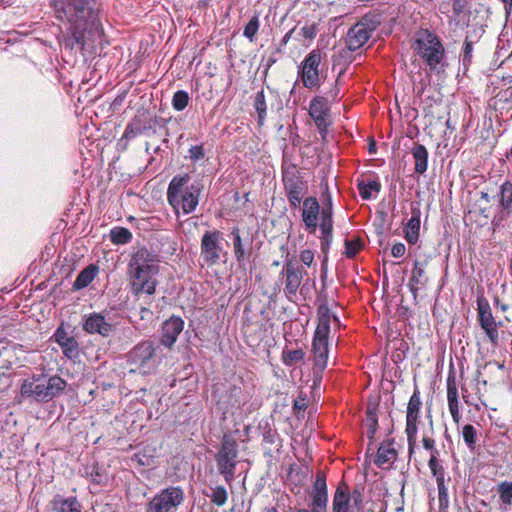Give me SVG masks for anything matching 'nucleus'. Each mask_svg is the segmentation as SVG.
<instances>
[{
    "mask_svg": "<svg viewBox=\"0 0 512 512\" xmlns=\"http://www.w3.org/2000/svg\"><path fill=\"white\" fill-rule=\"evenodd\" d=\"M205 156V153H204V148H203V145H195V146H191V148L189 149V158L192 160V161H199L201 159H203Z\"/></svg>",
    "mask_w": 512,
    "mask_h": 512,
    "instance_id": "56",
    "label": "nucleus"
},
{
    "mask_svg": "<svg viewBox=\"0 0 512 512\" xmlns=\"http://www.w3.org/2000/svg\"><path fill=\"white\" fill-rule=\"evenodd\" d=\"M497 491L501 505L508 507L512 505V482L503 481L498 484Z\"/></svg>",
    "mask_w": 512,
    "mask_h": 512,
    "instance_id": "44",
    "label": "nucleus"
},
{
    "mask_svg": "<svg viewBox=\"0 0 512 512\" xmlns=\"http://www.w3.org/2000/svg\"><path fill=\"white\" fill-rule=\"evenodd\" d=\"M66 387V380L58 375L33 374L22 381L19 402L29 400L47 403L60 396Z\"/></svg>",
    "mask_w": 512,
    "mask_h": 512,
    "instance_id": "3",
    "label": "nucleus"
},
{
    "mask_svg": "<svg viewBox=\"0 0 512 512\" xmlns=\"http://www.w3.org/2000/svg\"><path fill=\"white\" fill-rule=\"evenodd\" d=\"M473 42L468 37L465 38L461 52V60L464 70H467L472 63Z\"/></svg>",
    "mask_w": 512,
    "mask_h": 512,
    "instance_id": "50",
    "label": "nucleus"
},
{
    "mask_svg": "<svg viewBox=\"0 0 512 512\" xmlns=\"http://www.w3.org/2000/svg\"><path fill=\"white\" fill-rule=\"evenodd\" d=\"M365 426L367 427V437L373 440L378 428L377 405L369 404L366 408Z\"/></svg>",
    "mask_w": 512,
    "mask_h": 512,
    "instance_id": "38",
    "label": "nucleus"
},
{
    "mask_svg": "<svg viewBox=\"0 0 512 512\" xmlns=\"http://www.w3.org/2000/svg\"><path fill=\"white\" fill-rule=\"evenodd\" d=\"M146 123L139 116H135L127 125L121 138V142L125 141L124 148L127 142L142 134L146 130Z\"/></svg>",
    "mask_w": 512,
    "mask_h": 512,
    "instance_id": "32",
    "label": "nucleus"
},
{
    "mask_svg": "<svg viewBox=\"0 0 512 512\" xmlns=\"http://www.w3.org/2000/svg\"><path fill=\"white\" fill-rule=\"evenodd\" d=\"M397 457V451L393 447L392 441L383 442L377 451V458L375 464L383 468L386 464L391 465Z\"/></svg>",
    "mask_w": 512,
    "mask_h": 512,
    "instance_id": "29",
    "label": "nucleus"
},
{
    "mask_svg": "<svg viewBox=\"0 0 512 512\" xmlns=\"http://www.w3.org/2000/svg\"><path fill=\"white\" fill-rule=\"evenodd\" d=\"M321 52L312 50L298 66V78L307 89L318 88L321 85L320 79Z\"/></svg>",
    "mask_w": 512,
    "mask_h": 512,
    "instance_id": "11",
    "label": "nucleus"
},
{
    "mask_svg": "<svg viewBox=\"0 0 512 512\" xmlns=\"http://www.w3.org/2000/svg\"><path fill=\"white\" fill-rule=\"evenodd\" d=\"M357 189L364 200H370L373 197V193L378 194L381 190V183L378 179L372 180H358Z\"/></svg>",
    "mask_w": 512,
    "mask_h": 512,
    "instance_id": "36",
    "label": "nucleus"
},
{
    "mask_svg": "<svg viewBox=\"0 0 512 512\" xmlns=\"http://www.w3.org/2000/svg\"><path fill=\"white\" fill-rule=\"evenodd\" d=\"M221 232L214 229L206 231L201 238V258L208 266L217 264L220 260L221 246Z\"/></svg>",
    "mask_w": 512,
    "mask_h": 512,
    "instance_id": "15",
    "label": "nucleus"
},
{
    "mask_svg": "<svg viewBox=\"0 0 512 512\" xmlns=\"http://www.w3.org/2000/svg\"><path fill=\"white\" fill-rule=\"evenodd\" d=\"M231 236L233 238V251L235 255L236 261L241 264L249 259L251 255V242L243 243V240L240 235V230L238 227H235L231 231Z\"/></svg>",
    "mask_w": 512,
    "mask_h": 512,
    "instance_id": "26",
    "label": "nucleus"
},
{
    "mask_svg": "<svg viewBox=\"0 0 512 512\" xmlns=\"http://www.w3.org/2000/svg\"><path fill=\"white\" fill-rule=\"evenodd\" d=\"M305 353L303 349L283 350L282 360L286 366H292L303 360Z\"/></svg>",
    "mask_w": 512,
    "mask_h": 512,
    "instance_id": "47",
    "label": "nucleus"
},
{
    "mask_svg": "<svg viewBox=\"0 0 512 512\" xmlns=\"http://www.w3.org/2000/svg\"><path fill=\"white\" fill-rule=\"evenodd\" d=\"M299 258L304 265L310 267L314 261V252L310 249L302 250Z\"/></svg>",
    "mask_w": 512,
    "mask_h": 512,
    "instance_id": "59",
    "label": "nucleus"
},
{
    "mask_svg": "<svg viewBox=\"0 0 512 512\" xmlns=\"http://www.w3.org/2000/svg\"><path fill=\"white\" fill-rule=\"evenodd\" d=\"M132 239V233L125 227H114L110 231V240L116 245L127 244Z\"/></svg>",
    "mask_w": 512,
    "mask_h": 512,
    "instance_id": "42",
    "label": "nucleus"
},
{
    "mask_svg": "<svg viewBox=\"0 0 512 512\" xmlns=\"http://www.w3.org/2000/svg\"><path fill=\"white\" fill-rule=\"evenodd\" d=\"M428 278L425 273L424 264L415 261L412 269V275L409 280V287L411 292L415 293L418 289L426 286Z\"/></svg>",
    "mask_w": 512,
    "mask_h": 512,
    "instance_id": "31",
    "label": "nucleus"
},
{
    "mask_svg": "<svg viewBox=\"0 0 512 512\" xmlns=\"http://www.w3.org/2000/svg\"><path fill=\"white\" fill-rule=\"evenodd\" d=\"M477 312H478V322L480 327L485 332L489 341L493 345H498L499 343V332L498 329L503 326L502 322H497L492 314V310L488 300L484 297H479L477 299Z\"/></svg>",
    "mask_w": 512,
    "mask_h": 512,
    "instance_id": "13",
    "label": "nucleus"
},
{
    "mask_svg": "<svg viewBox=\"0 0 512 512\" xmlns=\"http://www.w3.org/2000/svg\"><path fill=\"white\" fill-rule=\"evenodd\" d=\"M190 97L188 92L184 90H178L172 97V107L176 111H183L189 103Z\"/></svg>",
    "mask_w": 512,
    "mask_h": 512,
    "instance_id": "49",
    "label": "nucleus"
},
{
    "mask_svg": "<svg viewBox=\"0 0 512 512\" xmlns=\"http://www.w3.org/2000/svg\"><path fill=\"white\" fill-rule=\"evenodd\" d=\"M406 247L403 243H396L392 246L391 254L393 257L399 258L405 254Z\"/></svg>",
    "mask_w": 512,
    "mask_h": 512,
    "instance_id": "61",
    "label": "nucleus"
},
{
    "mask_svg": "<svg viewBox=\"0 0 512 512\" xmlns=\"http://www.w3.org/2000/svg\"><path fill=\"white\" fill-rule=\"evenodd\" d=\"M447 401L448 408L452 419L455 423L460 421L459 402H458V390L456 384V377L453 372H449L447 377Z\"/></svg>",
    "mask_w": 512,
    "mask_h": 512,
    "instance_id": "25",
    "label": "nucleus"
},
{
    "mask_svg": "<svg viewBox=\"0 0 512 512\" xmlns=\"http://www.w3.org/2000/svg\"><path fill=\"white\" fill-rule=\"evenodd\" d=\"M260 27V20L257 14L253 15L243 30V35L250 41L255 40L256 34Z\"/></svg>",
    "mask_w": 512,
    "mask_h": 512,
    "instance_id": "48",
    "label": "nucleus"
},
{
    "mask_svg": "<svg viewBox=\"0 0 512 512\" xmlns=\"http://www.w3.org/2000/svg\"><path fill=\"white\" fill-rule=\"evenodd\" d=\"M462 437L467 446V448L473 452L476 448L477 440H478V432L477 429L471 425L466 424L462 428Z\"/></svg>",
    "mask_w": 512,
    "mask_h": 512,
    "instance_id": "43",
    "label": "nucleus"
},
{
    "mask_svg": "<svg viewBox=\"0 0 512 512\" xmlns=\"http://www.w3.org/2000/svg\"><path fill=\"white\" fill-rule=\"evenodd\" d=\"M380 24L376 16L365 15L348 31L346 45L350 51L361 48Z\"/></svg>",
    "mask_w": 512,
    "mask_h": 512,
    "instance_id": "9",
    "label": "nucleus"
},
{
    "mask_svg": "<svg viewBox=\"0 0 512 512\" xmlns=\"http://www.w3.org/2000/svg\"><path fill=\"white\" fill-rule=\"evenodd\" d=\"M185 499L184 490L169 486L157 492L148 502L146 512H177Z\"/></svg>",
    "mask_w": 512,
    "mask_h": 512,
    "instance_id": "7",
    "label": "nucleus"
},
{
    "mask_svg": "<svg viewBox=\"0 0 512 512\" xmlns=\"http://www.w3.org/2000/svg\"><path fill=\"white\" fill-rule=\"evenodd\" d=\"M428 467L437 483L439 512H447L449 507V497L446 482L450 481V477L446 479L445 467L439 460V457H435V455L430 456Z\"/></svg>",
    "mask_w": 512,
    "mask_h": 512,
    "instance_id": "16",
    "label": "nucleus"
},
{
    "mask_svg": "<svg viewBox=\"0 0 512 512\" xmlns=\"http://www.w3.org/2000/svg\"><path fill=\"white\" fill-rule=\"evenodd\" d=\"M504 5L505 14L508 17L512 12V0H500Z\"/></svg>",
    "mask_w": 512,
    "mask_h": 512,
    "instance_id": "63",
    "label": "nucleus"
},
{
    "mask_svg": "<svg viewBox=\"0 0 512 512\" xmlns=\"http://www.w3.org/2000/svg\"><path fill=\"white\" fill-rule=\"evenodd\" d=\"M237 457V442L233 437L225 434L221 441L220 450L216 456V462L219 472L224 476L227 482H230L234 478Z\"/></svg>",
    "mask_w": 512,
    "mask_h": 512,
    "instance_id": "8",
    "label": "nucleus"
},
{
    "mask_svg": "<svg viewBox=\"0 0 512 512\" xmlns=\"http://www.w3.org/2000/svg\"><path fill=\"white\" fill-rule=\"evenodd\" d=\"M326 216V220H321L320 223V242H321V250L324 254H327L330 245L333 240V219H328Z\"/></svg>",
    "mask_w": 512,
    "mask_h": 512,
    "instance_id": "37",
    "label": "nucleus"
},
{
    "mask_svg": "<svg viewBox=\"0 0 512 512\" xmlns=\"http://www.w3.org/2000/svg\"><path fill=\"white\" fill-rule=\"evenodd\" d=\"M309 115L314 120L320 134H325L331 124L328 100L323 96H315L310 101Z\"/></svg>",
    "mask_w": 512,
    "mask_h": 512,
    "instance_id": "18",
    "label": "nucleus"
},
{
    "mask_svg": "<svg viewBox=\"0 0 512 512\" xmlns=\"http://www.w3.org/2000/svg\"><path fill=\"white\" fill-rule=\"evenodd\" d=\"M498 206L491 220L494 228L502 226L503 222L512 217V181L505 180L500 186L498 192L494 195Z\"/></svg>",
    "mask_w": 512,
    "mask_h": 512,
    "instance_id": "14",
    "label": "nucleus"
},
{
    "mask_svg": "<svg viewBox=\"0 0 512 512\" xmlns=\"http://www.w3.org/2000/svg\"><path fill=\"white\" fill-rule=\"evenodd\" d=\"M212 503L217 506H223L227 501V491L223 486H217L209 496Z\"/></svg>",
    "mask_w": 512,
    "mask_h": 512,
    "instance_id": "51",
    "label": "nucleus"
},
{
    "mask_svg": "<svg viewBox=\"0 0 512 512\" xmlns=\"http://www.w3.org/2000/svg\"><path fill=\"white\" fill-rule=\"evenodd\" d=\"M312 497V509L315 512H326L327 502H328V493H327V484H326V476L324 472L319 471L316 474V479L313 484V489L311 493Z\"/></svg>",
    "mask_w": 512,
    "mask_h": 512,
    "instance_id": "20",
    "label": "nucleus"
},
{
    "mask_svg": "<svg viewBox=\"0 0 512 512\" xmlns=\"http://www.w3.org/2000/svg\"><path fill=\"white\" fill-rule=\"evenodd\" d=\"M308 406V399L305 394L302 392L298 395V397L294 400L293 410L295 415L300 418L304 416V412Z\"/></svg>",
    "mask_w": 512,
    "mask_h": 512,
    "instance_id": "52",
    "label": "nucleus"
},
{
    "mask_svg": "<svg viewBox=\"0 0 512 512\" xmlns=\"http://www.w3.org/2000/svg\"><path fill=\"white\" fill-rule=\"evenodd\" d=\"M420 216L421 211L419 208H412L411 210V218L405 225V239L410 244H415L419 239V230H420Z\"/></svg>",
    "mask_w": 512,
    "mask_h": 512,
    "instance_id": "27",
    "label": "nucleus"
},
{
    "mask_svg": "<svg viewBox=\"0 0 512 512\" xmlns=\"http://www.w3.org/2000/svg\"><path fill=\"white\" fill-rule=\"evenodd\" d=\"M282 181L286 196L292 208H297L308 192L307 182L294 164H283Z\"/></svg>",
    "mask_w": 512,
    "mask_h": 512,
    "instance_id": "6",
    "label": "nucleus"
},
{
    "mask_svg": "<svg viewBox=\"0 0 512 512\" xmlns=\"http://www.w3.org/2000/svg\"><path fill=\"white\" fill-rule=\"evenodd\" d=\"M316 27L314 24L312 25H305L301 28V35L305 38V39H313L315 36H316Z\"/></svg>",
    "mask_w": 512,
    "mask_h": 512,
    "instance_id": "60",
    "label": "nucleus"
},
{
    "mask_svg": "<svg viewBox=\"0 0 512 512\" xmlns=\"http://www.w3.org/2000/svg\"><path fill=\"white\" fill-rule=\"evenodd\" d=\"M422 443L423 447L430 452V456L435 455V457H439V451L435 447V441L433 438L424 436Z\"/></svg>",
    "mask_w": 512,
    "mask_h": 512,
    "instance_id": "57",
    "label": "nucleus"
},
{
    "mask_svg": "<svg viewBox=\"0 0 512 512\" xmlns=\"http://www.w3.org/2000/svg\"><path fill=\"white\" fill-rule=\"evenodd\" d=\"M53 509L57 512H80V504L75 497L63 498L56 495L52 500Z\"/></svg>",
    "mask_w": 512,
    "mask_h": 512,
    "instance_id": "35",
    "label": "nucleus"
},
{
    "mask_svg": "<svg viewBox=\"0 0 512 512\" xmlns=\"http://www.w3.org/2000/svg\"><path fill=\"white\" fill-rule=\"evenodd\" d=\"M55 342L59 344L63 354L69 359H75L79 356V344L77 340L70 336L60 325L53 334Z\"/></svg>",
    "mask_w": 512,
    "mask_h": 512,
    "instance_id": "22",
    "label": "nucleus"
},
{
    "mask_svg": "<svg viewBox=\"0 0 512 512\" xmlns=\"http://www.w3.org/2000/svg\"><path fill=\"white\" fill-rule=\"evenodd\" d=\"M320 213V205L315 197H307L303 201L302 221L308 233L316 232L318 226V218Z\"/></svg>",
    "mask_w": 512,
    "mask_h": 512,
    "instance_id": "21",
    "label": "nucleus"
},
{
    "mask_svg": "<svg viewBox=\"0 0 512 512\" xmlns=\"http://www.w3.org/2000/svg\"><path fill=\"white\" fill-rule=\"evenodd\" d=\"M99 268L95 264H90L84 268L76 277L73 283L74 290H81L87 287L97 276Z\"/></svg>",
    "mask_w": 512,
    "mask_h": 512,
    "instance_id": "33",
    "label": "nucleus"
},
{
    "mask_svg": "<svg viewBox=\"0 0 512 512\" xmlns=\"http://www.w3.org/2000/svg\"><path fill=\"white\" fill-rule=\"evenodd\" d=\"M421 405L422 402L420 392L418 389H416L409 399L406 413L405 433L407 435L408 451L410 455L414 452L417 443V423L419 419Z\"/></svg>",
    "mask_w": 512,
    "mask_h": 512,
    "instance_id": "12",
    "label": "nucleus"
},
{
    "mask_svg": "<svg viewBox=\"0 0 512 512\" xmlns=\"http://www.w3.org/2000/svg\"><path fill=\"white\" fill-rule=\"evenodd\" d=\"M480 197L482 200H485L487 203H490L491 199L494 198V196H491L488 191H484V190H482L480 192Z\"/></svg>",
    "mask_w": 512,
    "mask_h": 512,
    "instance_id": "64",
    "label": "nucleus"
},
{
    "mask_svg": "<svg viewBox=\"0 0 512 512\" xmlns=\"http://www.w3.org/2000/svg\"><path fill=\"white\" fill-rule=\"evenodd\" d=\"M159 273V258L146 247L136 248L127 266L129 285L133 295H152L156 291V276Z\"/></svg>",
    "mask_w": 512,
    "mask_h": 512,
    "instance_id": "1",
    "label": "nucleus"
},
{
    "mask_svg": "<svg viewBox=\"0 0 512 512\" xmlns=\"http://www.w3.org/2000/svg\"><path fill=\"white\" fill-rule=\"evenodd\" d=\"M253 106L257 112V122L259 126H263L266 119L267 104L265 100L264 91L261 90L256 93L253 101Z\"/></svg>",
    "mask_w": 512,
    "mask_h": 512,
    "instance_id": "41",
    "label": "nucleus"
},
{
    "mask_svg": "<svg viewBox=\"0 0 512 512\" xmlns=\"http://www.w3.org/2000/svg\"><path fill=\"white\" fill-rule=\"evenodd\" d=\"M189 180L190 176L187 173L176 175L168 185L167 200L176 214L180 209L184 214H190L198 206L201 187L199 184L188 186Z\"/></svg>",
    "mask_w": 512,
    "mask_h": 512,
    "instance_id": "4",
    "label": "nucleus"
},
{
    "mask_svg": "<svg viewBox=\"0 0 512 512\" xmlns=\"http://www.w3.org/2000/svg\"><path fill=\"white\" fill-rule=\"evenodd\" d=\"M480 376H481V371H480V370H477V371H476V378H475V380H476V382H477V384H476V385H477V391H476V394L478 395L479 400H482V399H481V398H482V394H481V392H480L479 385H480V384H482L483 386H486L487 381H486V380H480V379H479V378H480ZM481 402H482V404H483V405H485V403H484L483 401H481Z\"/></svg>",
    "mask_w": 512,
    "mask_h": 512,
    "instance_id": "62",
    "label": "nucleus"
},
{
    "mask_svg": "<svg viewBox=\"0 0 512 512\" xmlns=\"http://www.w3.org/2000/svg\"><path fill=\"white\" fill-rule=\"evenodd\" d=\"M413 49L431 71L444 70L446 52L441 39L435 33L427 29L417 32Z\"/></svg>",
    "mask_w": 512,
    "mask_h": 512,
    "instance_id": "5",
    "label": "nucleus"
},
{
    "mask_svg": "<svg viewBox=\"0 0 512 512\" xmlns=\"http://www.w3.org/2000/svg\"><path fill=\"white\" fill-rule=\"evenodd\" d=\"M82 329L91 335L109 337L115 332L116 325L107 320L102 313L93 312L83 317Z\"/></svg>",
    "mask_w": 512,
    "mask_h": 512,
    "instance_id": "19",
    "label": "nucleus"
},
{
    "mask_svg": "<svg viewBox=\"0 0 512 512\" xmlns=\"http://www.w3.org/2000/svg\"><path fill=\"white\" fill-rule=\"evenodd\" d=\"M85 476L94 484L106 485L109 480L107 469L99 463L87 465L84 469Z\"/></svg>",
    "mask_w": 512,
    "mask_h": 512,
    "instance_id": "30",
    "label": "nucleus"
},
{
    "mask_svg": "<svg viewBox=\"0 0 512 512\" xmlns=\"http://www.w3.org/2000/svg\"><path fill=\"white\" fill-rule=\"evenodd\" d=\"M325 202L324 207L320 211L321 213V220H326V216H328V219H333V207H332V198L330 195V192L328 190V187L326 186V192H324Z\"/></svg>",
    "mask_w": 512,
    "mask_h": 512,
    "instance_id": "54",
    "label": "nucleus"
},
{
    "mask_svg": "<svg viewBox=\"0 0 512 512\" xmlns=\"http://www.w3.org/2000/svg\"><path fill=\"white\" fill-rule=\"evenodd\" d=\"M412 155L415 160V173L422 175L428 167V151L422 144H415L412 149Z\"/></svg>",
    "mask_w": 512,
    "mask_h": 512,
    "instance_id": "34",
    "label": "nucleus"
},
{
    "mask_svg": "<svg viewBox=\"0 0 512 512\" xmlns=\"http://www.w3.org/2000/svg\"><path fill=\"white\" fill-rule=\"evenodd\" d=\"M0 393L6 392L12 385L11 375L6 372H0Z\"/></svg>",
    "mask_w": 512,
    "mask_h": 512,
    "instance_id": "58",
    "label": "nucleus"
},
{
    "mask_svg": "<svg viewBox=\"0 0 512 512\" xmlns=\"http://www.w3.org/2000/svg\"><path fill=\"white\" fill-rule=\"evenodd\" d=\"M61 3L58 13L64 18L72 29L76 43L85 45V31L98 30L99 22L94 11L95 0H59Z\"/></svg>",
    "mask_w": 512,
    "mask_h": 512,
    "instance_id": "2",
    "label": "nucleus"
},
{
    "mask_svg": "<svg viewBox=\"0 0 512 512\" xmlns=\"http://www.w3.org/2000/svg\"><path fill=\"white\" fill-rule=\"evenodd\" d=\"M361 247L362 245L359 239L346 240L344 254L347 258H354Z\"/></svg>",
    "mask_w": 512,
    "mask_h": 512,
    "instance_id": "53",
    "label": "nucleus"
},
{
    "mask_svg": "<svg viewBox=\"0 0 512 512\" xmlns=\"http://www.w3.org/2000/svg\"><path fill=\"white\" fill-rule=\"evenodd\" d=\"M155 351L154 344L149 340L137 344L128 356L130 364L135 367L132 371H138L143 375L151 373L157 364Z\"/></svg>",
    "mask_w": 512,
    "mask_h": 512,
    "instance_id": "10",
    "label": "nucleus"
},
{
    "mask_svg": "<svg viewBox=\"0 0 512 512\" xmlns=\"http://www.w3.org/2000/svg\"><path fill=\"white\" fill-rule=\"evenodd\" d=\"M470 3L469 0H452V15L449 17V22H457L463 14L469 13Z\"/></svg>",
    "mask_w": 512,
    "mask_h": 512,
    "instance_id": "45",
    "label": "nucleus"
},
{
    "mask_svg": "<svg viewBox=\"0 0 512 512\" xmlns=\"http://www.w3.org/2000/svg\"><path fill=\"white\" fill-rule=\"evenodd\" d=\"M317 317H318V325L315 330L318 334H329L330 333V322L333 318L335 321H338V318L335 315L331 314V311L326 302L320 304L317 309Z\"/></svg>",
    "mask_w": 512,
    "mask_h": 512,
    "instance_id": "28",
    "label": "nucleus"
},
{
    "mask_svg": "<svg viewBox=\"0 0 512 512\" xmlns=\"http://www.w3.org/2000/svg\"><path fill=\"white\" fill-rule=\"evenodd\" d=\"M227 406L228 408H240L244 404V399L242 398V389L238 386H233L227 392Z\"/></svg>",
    "mask_w": 512,
    "mask_h": 512,
    "instance_id": "46",
    "label": "nucleus"
},
{
    "mask_svg": "<svg viewBox=\"0 0 512 512\" xmlns=\"http://www.w3.org/2000/svg\"><path fill=\"white\" fill-rule=\"evenodd\" d=\"M349 502V492L342 487H338L333 497L332 512H348Z\"/></svg>",
    "mask_w": 512,
    "mask_h": 512,
    "instance_id": "39",
    "label": "nucleus"
},
{
    "mask_svg": "<svg viewBox=\"0 0 512 512\" xmlns=\"http://www.w3.org/2000/svg\"><path fill=\"white\" fill-rule=\"evenodd\" d=\"M280 276L284 278V293L288 299L296 296L303 279V270L293 259L286 258Z\"/></svg>",
    "mask_w": 512,
    "mask_h": 512,
    "instance_id": "17",
    "label": "nucleus"
},
{
    "mask_svg": "<svg viewBox=\"0 0 512 512\" xmlns=\"http://www.w3.org/2000/svg\"><path fill=\"white\" fill-rule=\"evenodd\" d=\"M350 501L353 502V506L360 511L362 509L363 503V493L360 488H355L351 493H349Z\"/></svg>",
    "mask_w": 512,
    "mask_h": 512,
    "instance_id": "55",
    "label": "nucleus"
},
{
    "mask_svg": "<svg viewBox=\"0 0 512 512\" xmlns=\"http://www.w3.org/2000/svg\"><path fill=\"white\" fill-rule=\"evenodd\" d=\"M328 336L329 334L314 333L312 342V352L314 357V365L319 370H324L328 360Z\"/></svg>",
    "mask_w": 512,
    "mask_h": 512,
    "instance_id": "23",
    "label": "nucleus"
},
{
    "mask_svg": "<svg viewBox=\"0 0 512 512\" xmlns=\"http://www.w3.org/2000/svg\"><path fill=\"white\" fill-rule=\"evenodd\" d=\"M493 106L496 108L497 102H509L512 100V76L503 77L499 91L495 94Z\"/></svg>",
    "mask_w": 512,
    "mask_h": 512,
    "instance_id": "40",
    "label": "nucleus"
},
{
    "mask_svg": "<svg viewBox=\"0 0 512 512\" xmlns=\"http://www.w3.org/2000/svg\"><path fill=\"white\" fill-rule=\"evenodd\" d=\"M183 328L184 321L182 318L178 316H171L163 323L161 343L166 347H172Z\"/></svg>",
    "mask_w": 512,
    "mask_h": 512,
    "instance_id": "24",
    "label": "nucleus"
}]
</instances>
